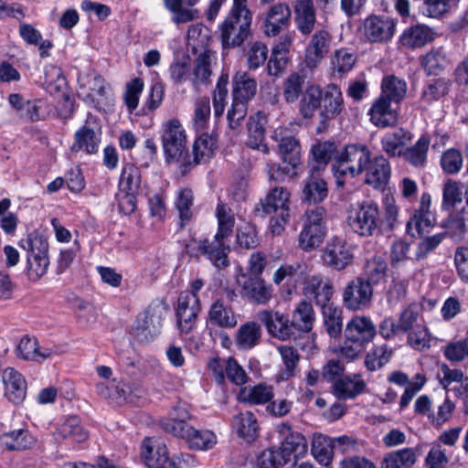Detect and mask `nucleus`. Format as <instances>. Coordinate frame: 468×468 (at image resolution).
Here are the masks:
<instances>
[{
	"label": "nucleus",
	"mask_w": 468,
	"mask_h": 468,
	"mask_svg": "<svg viewBox=\"0 0 468 468\" xmlns=\"http://www.w3.org/2000/svg\"><path fill=\"white\" fill-rule=\"evenodd\" d=\"M272 397V388L261 384L242 388L238 395L239 401L254 405L267 403Z\"/></svg>",
	"instance_id": "nucleus-44"
},
{
	"label": "nucleus",
	"mask_w": 468,
	"mask_h": 468,
	"mask_svg": "<svg viewBox=\"0 0 468 468\" xmlns=\"http://www.w3.org/2000/svg\"><path fill=\"white\" fill-rule=\"evenodd\" d=\"M190 419L191 415L185 408L176 407L167 419L161 420L160 426L165 432L177 437L183 432L179 429L185 430L186 426H191L188 422Z\"/></svg>",
	"instance_id": "nucleus-37"
},
{
	"label": "nucleus",
	"mask_w": 468,
	"mask_h": 468,
	"mask_svg": "<svg viewBox=\"0 0 468 468\" xmlns=\"http://www.w3.org/2000/svg\"><path fill=\"white\" fill-rule=\"evenodd\" d=\"M255 214L260 217L274 214L270 229L274 235L282 234L291 218V193L283 186L272 187L257 204Z\"/></svg>",
	"instance_id": "nucleus-5"
},
{
	"label": "nucleus",
	"mask_w": 468,
	"mask_h": 468,
	"mask_svg": "<svg viewBox=\"0 0 468 468\" xmlns=\"http://www.w3.org/2000/svg\"><path fill=\"white\" fill-rule=\"evenodd\" d=\"M165 308L161 304L149 305L141 313L133 328L134 337L140 342H149L159 332Z\"/></svg>",
	"instance_id": "nucleus-9"
},
{
	"label": "nucleus",
	"mask_w": 468,
	"mask_h": 468,
	"mask_svg": "<svg viewBox=\"0 0 468 468\" xmlns=\"http://www.w3.org/2000/svg\"><path fill=\"white\" fill-rule=\"evenodd\" d=\"M314 312L311 303L303 300L292 313V326L302 332L308 333L313 329Z\"/></svg>",
	"instance_id": "nucleus-43"
},
{
	"label": "nucleus",
	"mask_w": 468,
	"mask_h": 468,
	"mask_svg": "<svg viewBox=\"0 0 468 468\" xmlns=\"http://www.w3.org/2000/svg\"><path fill=\"white\" fill-rule=\"evenodd\" d=\"M305 297L313 300L321 309L333 304L331 303L335 288L332 281L322 275L307 276L303 287Z\"/></svg>",
	"instance_id": "nucleus-13"
},
{
	"label": "nucleus",
	"mask_w": 468,
	"mask_h": 468,
	"mask_svg": "<svg viewBox=\"0 0 468 468\" xmlns=\"http://www.w3.org/2000/svg\"><path fill=\"white\" fill-rule=\"evenodd\" d=\"M325 232V229L303 224V229L298 237L299 247L305 251L319 247L324 241Z\"/></svg>",
	"instance_id": "nucleus-49"
},
{
	"label": "nucleus",
	"mask_w": 468,
	"mask_h": 468,
	"mask_svg": "<svg viewBox=\"0 0 468 468\" xmlns=\"http://www.w3.org/2000/svg\"><path fill=\"white\" fill-rule=\"evenodd\" d=\"M365 183L375 189L383 190L389 182L391 167L388 159L383 155H378L366 165Z\"/></svg>",
	"instance_id": "nucleus-18"
},
{
	"label": "nucleus",
	"mask_w": 468,
	"mask_h": 468,
	"mask_svg": "<svg viewBox=\"0 0 468 468\" xmlns=\"http://www.w3.org/2000/svg\"><path fill=\"white\" fill-rule=\"evenodd\" d=\"M161 139L165 162L180 164V174L186 176L191 168V158L186 134L179 120L173 118L163 123Z\"/></svg>",
	"instance_id": "nucleus-4"
},
{
	"label": "nucleus",
	"mask_w": 468,
	"mask_h": 468,
	"mask_svg": "<svg viewBox=\"0 0 468 468\" xmlns=\"http://www.w3.org/2000/svg\"><path fill=\"white\" fill-rule=\"evenodd\" d=\"M281 432L283 434L288 433L279 448L281 452L284 455L287 463L290 462L292 455H293V458L297 460L307 452V440L303 434L300 432L291 431V426L288 424L282 425Z\"/></svg>",
	"instance_id": "nucleus-23"
},
{
	"label": "nucleus",
	"mask_w": 468,
	"mask_h": 468,
	"mask_svg": "<svg viewBox=\"0 0 468 468\" xmlns=\"http://www.w3.org/2000/svg\"><path fill=\"white\" fill-rule=\"evenodd\" d=\"M452 82L450 80L440 78L427 83L421 93V100L431 103L448 94Z\"/></svg>",
	"instance_id": "nucleus-55"
},
{
	"label": "nucleus",
	"mask_w": 468,
	"mask_h": 468,
	"mask_svg": "<svg viewBox=\"0 0 468 468\" xmlns=\"http://www.w3.org/2000/svg\"><path fill=\"white\" fill-rule=\"evenodd\" d=\"M210 64L211 58L209 50H205L196 58L193 78L191 79L192 84L196 90H197L201 84L209 83V78L212 73Z\"/></svg>",
	"instance_id": "nucleus-47"
},
{
	"label": "nucleus",
	"mask_w": 468,
	"mask_h": 468,
	"mask_svg": "<svg viewBox=\"0 0 468 468\" xmlns=\"http://www.w3.org/2000/svg\"><path fill=\"white\" fill-rule=\"evenodd\" d=\"M398 216L399 210L393 200L386 199L382 209L375 202L364 201L349 207L346 224L355 234L372 237L377 231L393 230Z\"/></svg>",
	"instance_id": "nucleus-1"
},
{
	"label": "nucleus",
	"mask_w": 468,
	"mask_h": 468,
	"mask_svg": "<svg viewBox=\"0 0 468 468\" xmlns=\"http://www.w3.org/2000/svg\"><path fill=\"white\" fill-rule=\"evenodd\" d=\"M232 426L239 436L247 441L255 440L258 432V422L252 412L246 411L236 415Z\"/></svg>",
	"instance_id": "nucleus-41"
},
{
	"label": "nucleus",
	"mask_w": 468,
	"mask_h": 468,
	"mask_svg": "<svg viewBox=\"0 0 468 468\" xmlns=\"http://www.w3.org/2000/svg\"><path fill=\"white\" fill-rule=\"evenodd\" d=\"M410 140V133L403 128H397L388 133L381 140L384 152L390 157L401 155V147Z\"/></svg>",
	"instance_id": "nucleus-36"
},
{
	"label": "nucleus",
	"mask_w": 468,
	"mask_h": 468,
	"mask_svg": "<svg viewBox=\"0 0 468 468\" xmlns=\"http://www.w3.org/2000/svg\"><path fill=\"white\" fill-rule=\"evenodd\" d=\"M201 304L197 294L187 291L182 292L177 300L176 316L177 326L184 334H188L196 324Z\"/></svg>",
	"instance_id": "nucleus-10"
},
{
	"label": "nucleus",
	"mask_w": 468,
	"mask_h": 468,
	"mask_svg": "<svg viewBox=\"0 0 468 468\" xmlns=\"http://www.w3.org/2000/svg\"><path fill=\"white\" fill-rule=\"evenodd\" d=\"M99 143L100 138L94 130L85 124L75 133L74 143L70 149L76 153L84 150L87 154H92L98 151Z\"/></svg>",
	"instance_id": "nucleus-34"
},
{
	"label": "nucleus",
	"mask_w": 468,
	"mask_h": 468,
	"mask_svg": "<svg viewBox=\"0 0 468 468\" xmlns=\"http://www.w3.org/2000/svg\"><path fill=\"white\" fill-rule=\"evenodd\" d=\"M430 204L431 196L423 194L419 208L413 212L407 222V233L409 235L415 237L416 235L422 236L429 233L430 228L435 223V217L430 210Z\"/></svg>",
	"instance_id": "nucleus-16"
},
{
	"label": "nucleus",
	"mask_w": 468,
	"mask_h": 468,
	"mask_svg": "<svg viewBox=\"0 0 468 468\" xmlns=\"http://www.w3.org/2000/svg\"><path fill=\"white\" fill-rule=\"evenodd\" d=\"M279 153L284 163L298 166L302 159V147L299 140L292 135H285L278 144Z\"/></svg>",
	"instance_id": "nucleus-38"
},
{
	"label": "nucleus",
	"mask_w": 468,
	"mask_h": 468,
	"mask_svg": "<svg viewBox=\"0 0 468 468\" xmlns=\"http://www.w3.org/2000/svg\"><path fill=\"white\" fill-rule=\"evenodd\" d=\"M431 40L432 32L425 26L411 27L406 29L400 37L401 44L411 48L423 47Z\"/></svg>",
	"instance_id": "nucleus-45"
},
{
	"label": "nucleus",
	"mask_w": 468,
	"mask_h": 468,
	"mask_svg": "<svg viewBox=\"0 0 468 468\" xmlns=\"http://www.w3.org/2000/svg\"><path fill=\"white\" fill-rule=\"evenodd\" d=\"M295 24L303 35H309L314 30L316 15L313 0H295Z\"/></svg>",
	"instance_id": "nucleus-28"
},
{
	"label": "nucleus",
	"mask_w": 468,
	"mask_h": 468,
	"mask_svg": "<svg viewBox=\"0 0 468 468\" xmlns=\"http://www.w3.org/2000/svg\"><path fill=\"white\" fill-rule=\"evenodd\" d=\"M257 318L272 337L285 341L293 335L291 320L279 311L262 310L258 312Z\"/></svg>",
	"instance_id": "nucleus-14"
},
{
	"label": "nucleus",
	"mask_w": 468,
	"mask_h": 468,
	"mask_svg": "<svg viewBox=\"0 0 468 468\" xmlns=\"http://www.w3.org/2000/svg\"><path fill=\"white\" fill-rule=\"evenodd\" d=\"M179 431L183 432L177 437L185 440L190 449L206 451L217 442L215 434L207 430H197L191 425Z\"/></svg>",
	"instance_id": "nucleus-29"
},
{
	"label": "nucleus",
	"mask_w": 468,
	"mask_h": 468,
	"mask_svg": "<svg viewBox=\"0 0 468 468\" xmlns=\"http://www.w3.org/2000/svg\"><path fill=\"white\" fill-rule=\"evenodd\" d=\"M54 354L52 349H40L38 341L35 337L24 335L16 348V355L25 361L43 362Z\"/></svg>",
	"instance_id": "nucleus-25"
},
{
	"label": "nucleus",
	"mask_w": 468,
	"mask_h": 468,
	"mask_svg": "<svg viewBox=\"0 0 468 468\" xmlns=\"http://www.w3.org/2000/svg\"><path fill=\"white\" fill-rule=\"evenodd\" d=\"M392 354L393 351L388 345H376L367 354L365 366L369 371L378 370L388 363Z\"/></svg>",
	"instance_id": "nucleus-48"
},
{
	"label": "nucleus",
	"mask_w": 468,
	"mask_h": 468,
	"mask_svg": "<svg viewBox=\"0 0 468 468\" xmlns=\"http://www.w3.org/2000/svg\"><path fill=\"white\" fill-rule=\"evenodd\" d=\"M407 93L404 80L388 75L381 81V94L369 110L371 122L379 128L393 126L398 122L397 111L391 109V102L399 103Z\"/></svg>",
	"instance_id": "nucleus-3"
},
{
	"label": "nucleus",
	"mask_w": 468,
	"mask_h": 468,
	"mask_svg": "<svg viewBox=\"0 0 468 468\" xmlns=\"http://www.w3.org/2000/svg\"><path fill=\"white\" fill-rule=\"evenodd\" d=\"M249 140L247 144L253 149H258L263 153L268 152L267 144L264 143L265 140V129L263 124L259 121L255 120L254 117H250L248 122Z\"/></svg>",
	"instance_id": "nucleus-57"
},
{
	"label": "nucleus",
	"mask_w": 468,
	"mask_h": 468,
	"mask_svg": "<svg viewBox=\"0 0 468 468\" xmlns=\"http://www.w3.org/2000/svg\"><path fill=\"white\" fill-rule=\"evenodd\" d=\"M421 65L429 75H438L447 67L448 59L441 48H433L421 58Z\"/></svg>",
	"instance_id": "nucleus-54"
},
{
	"label": "nucleus",
	"mask_w": 468,
	"mask_h": 468,
	"mask_svg": "<svg viewBox=\"0 0 468 468\" xmlns=\"http://www.w3.org/2000/svg\"><path fill=\"white\" fill-rule=\"evenodd\" d=\"M217 140L208 134H202L194 143L191 167L201 162H207L214 154Z\"/></svg>",
	"instance_id": "nucleus-50"
},
{
	"label": "nucleus",
	"mask_w": 468,
	"mask_h": 468,
	"mask_svg": "<svg viewBox=\"0 0 468 468\" xmlns=\"http://www.w3.org/2000/svg\"><path fill=\"white\" fill-rule=\"evenodd\" d=\"M417 461L412 448H404L388 452L383 458L381 468H410Z\"/></svg>",
	"instance_id": "nucleus-42"
},
{
	"label": "nucleus",
	"mask_w": 468,
	"mask_h": 468,
	"mask_svg": "<svg viewBox=\"0 0 468 468\" xmlns=\"http://www.w3.org/2000/svg\"><path fill=\"white\" fill-rule=\"evenodd\" d=\"M430 138L422 135L414 145L407 148L401 155L414 166H423L427 162V153L430 146Z\"/></svg>",
	"instance_id": "nucleus-51"
},
{
	"label": "nucleus",
	"mask_w": 468,
	"mask_h": 468,
	"mask_svg": "<svg viewBox=\"0 0 468 468\" xmlns=\"http://www.w3.org/2000/svg\"><path fill=\"white\" fill-rule=\"evenodd\" d=\"M216 216L218 222V229L213 239L192 240L186 245V251L192 257H198L200 254L206 256L216 267L226 268L229 265L228 254L230 251L229 245L225 239L232 232L235 224L234 215L231 209L220 202L217 206Z\"/></svg>",
	"instance_id": "nucleus-2"
},
{
	"label": "nucleus",
	"mask_w": 468,
	"mask_h": 468,
	"mask_svg": "<svg viewBox=\"0 0 468 468\" xmlns=\"http://www.w3.org/2000/svg\"><path fill=\"white\" fill-rule=\"evenodd\" d=\"M242 298L254 304H267L273 295L272 286L261 277L242 276L239 281Z\"/></svg>",
	"instance_id": "nucleus-15"
},
{
	"label": "nucleus",
	"mask_w": 468,
	"mask_h": 468,
	"mask_svg": "<svg viewBox=\"0 0 468 468\" xmlns=\"http://www.w3.org/2000/svg\"><path fill=\"white\" fill-rule=\"evenodd\" d=\"M0 443L9 451H24L34 444V439L27 430L19 429L1 434Z\"/></svg>",
	"instance_id": "nucleus-40"
},
{
	"label": "nucleus",
	"mask_w": 468,
	"mask_h": 468,
	"mask_svg": "<svg viewBox=\"0 0 468 468\" xmlns=\"http://www.w3.org/2000/svg\"><path fill=\"white\" fill-rule=\"evenodd\" d=\"M343 96L335 85H331L323 92L321 111L319 112L320 126L324 128L327 122L335 119L343 110Z\"/></svg>",
	"instance_id": "nucleus-19"
},
{
	"label": "nucleus",
	"mask_w": 468,
	"mask_h": 468,
	"mask_svg": "<svg viewBox=\"0 0 468 468\" xmlns=\"http://www.w3.org/2000/svg\"><path fill=\"white\" fill-rule=\"evenodd\" d=\"M324 261L335 270H343L353 261V253L345 239L334 237L324 249Z\"/></svg>",
	"instance_id": "nucleus-17"
},
{
	"label": "nucleus",
	"mask_w": 468,
	"mask_h": 468,
	"mask_svg": "<svg viewBox=\"0 0 468 468\" xmlns=\"http://www.w3.org/2000/svg\"><path fill=\"white\" fill-rule=\"evenodd\" d=\"M373 287L362 278L350 281L343 291V304L351 311L367 308L372 301Z\"/></svg>",
	"instance_id": "nucleus-11"
},
{
	"label": "nucleus",
	"mask_w": 468,
	"mask_h": 468,
	"mask_svg": "<svg viewBox=\"0 0 468 468\" xmlns=\"http://www.w3.org/2000/svg\"><path fill=\"white\" fill-rule=\"evenodd\" d=\"M291 16V9L287 4H274L266 14L263 23L264 33L269 37L279 35L289 25Z\"/></svg>",
	"instance_id": "nucleus-22"
},
{
	"label": "nucleus",
	"mask_w": 468,
	"mask_h": 468,
	"mask_svg": "<svg viewBox=\"0 0 468 468\" xmlns=\"http://www.w3.org/2000/svg\"><path fill=\"white\" fill-rule=\"evenodd\" d=\"M261 336V325L255 322H248L241 325L237 335V344L244 349L258 345Z\"/></svg>",
	"instance_id": "nucleus-52"
},
{
	"label": "nucleus",
	"mask_w": 468,
	"mask_h": 468,
	"mask_svg": "<svg viewBox=\"0 0 468 468\" xmlns=\"http://www.w3.org/2000/svg\"><path fill=\"white\" fill-rule=\"evenodd\" d=\"M396 22L386 16L372 15L363 23V35L371 43H386L394 36Z\"/></svg>",
	"instance_id": "nucleus-12"
},
{
	"label": "nucleus",
	"mask_w": 468,
	"mask_h": 468,
	"mask_svg": "<svg viewBox=\"0 0 468 468\" xmlns=\"http://www.w3.org/2000/svg\"><path fill=\"white\" fill-rule=\"evenodd\" d=\"M19 246L27 252V276L32 282L43 277L49 266L48 242L37 232L29 233L19 241Z\"/></svg>",
	"instance_id": "nucleus-6"
},
{
	"label": "nucleus",
	"mask_w": 468,
	"mask_h": 468,
	"mask_svg": "<svg viewBox=\"0 0 468 468\" xmlns=\"http://www.w3.org/2000/svg\"><path fill=\"white\" fill-rule=\"evenodd\" d=\"M312 158L308 161V166L312 173L324 169L328 163L335 160L339 154L337 146L334 142H318L311 149Z\"/></svg>",
	"instance_id": "nucleus-27"
},
{
	"label": "nucleus",
	"mask_w": 468,
	"mask_h": 468,
	"mask_svg": "<svg viewBox=\"0 0 468 468\" xmlns=\"http://www.w3.org/2000/svg\"><path fill=\"white\" fill-rule=\"evenodd\" d=\"M257 81L247 71H237L232 78V98L250 101L257 92Z\"/></svg>",
	"instance_id": "nucleus-32"
},
{
	"label": "nucleus",
	"mask_w": 468,
	"mask_h": 468,
	"mask_svg": "<svg viewBox=\"0 0 468 468\" xmlns=\"http://www.w3.org/2000/svg\"><path fill=\"white\" fill-rule=\"evenodd\" d=\"M80 90L84 91H94L99 96H105V80L99 74H80L78 77Z\"/></svg>",
	"instance_id": "nucleus-64"
},
{
	"label": "nucleus",
	"mask_w": 468,
	"mask_h": 468,
	"mask_svg": "<svg viewBox=\"0 0 468 468\" xmlns=\"http://www.w3.org/2000/svg\"><path fill=\"white\" fill-rule=\"evenodd\" d=\"M327 196V183L322 177L313 173L305 179L302 196L303 203L308 206L321 205Z\"/></svg>",
	"instance_id": "nucleus-26"
},
{
	"label": "nucleus",
	"mask_w": 468,
	"mask_h": 468,
	"mask_svg": "<svg viewBox=\"0 0 468 468\" xmlns=\"http://www.w3.org/2000/svg\"><path fill=\"white\" fill-rule=\"evenodd\" d=\"M208 322L219 328H233L237 325V316L229 305L221 299L216 300L210 306L207 316Z\"/></svg>",
	"instance_id": "nucleus-31"
},
{
	"label": "nucleus",
	"mask_w": 468,
	"mask_h": 468,
	"mask_svg": "<svg viewBox=\"0 0 468 468\" xmlns=\"http://www.w3.org/2000/svg\"><path fill=\"white\" fill-rule=\"evenodd\" d=\"M370 155L369 149L364 144L346 145L335 156L332 169L336 176L355 177L365 171Z\"/></svg>",
	"instance_id": "nucleus-7"
},
{
	"label": "nucleus",
	"mask_w": 468,
	"mask_h": 468,
	"mask_svg": "<svg viewBox=\"0 0 468 468\" xmlns=\"http://www.w3.org/2000/svg\"><path fill=\"white\" fill-rule=\"evenodd\" d=\"M286 463L287 461L279 448L266 449L257 458L258 468H281Z\"/></svg>",
	"instance_id": "nucleus-61"
},
{
	"label": "nucleus",
	"mask_w": 468,
	"mask_h": 468,
	"mask_svg": "<svg viewBox=\"0 0 468 468\" xmlns=\"http://www.w3.org/2000/svg\"><path fill=\"white\" fill-rule=\"evenodd\" d=\"M248 102L249 101L232 98L231 107L227 114L229 125L232 130L240 127L242 121L247 115Z\"/></svg>",
	"instance_id": "nucleus-63"
},
{
	"label": "nucleus",
	"mask_w": 468,
	"mask_h": 468,
	"mask_svg": "<svg viewBox=\"0 0 468 468\" xmlns=\"http://www.w3.org/2000/svg\"><path fill=\"white\" fill-rule=\"evenodd\" d=\"M332 37L325 29H319L312 36L305 50V63L315 68L328 53Z\"/></svg>",
	"instance_id": "nucleus-20"
},
{
	"label": "nucleus",
	"mask_w": 468,
	"mask_h": 468,
	"mask_svg": "<svg viewBox=\"0 0 468 468\" xmlns=\"http://www.w3.org/2000/svg\"><path fill=\"white\" fill-rule=\"evenodd\" d=\"M304 77L298 73L291 74L283 83V98L287 103L295 102L303 93Z\"/></svg>",
	"instance_id": "nucleus-59"
},
{
	"label": "nucleus",
	"mask_w": 468,
	"mask_h": 468,
	"mask_svg": "<svg viewBox=\"0 0 468 468\" xmlns=\"http://www.w3.org/2000/svg\"><path fill=\"white\" fill-rule=\"evenodd\" d=\"M323 90L319 86H308L301 96L299 112L304 119H311L322 105Z\"/></svg>",
	"instance_id": "nucleus-33"
},
{
	"label": "nucleus",
	"mask_w": 468,
	"mask_h": 468,
	"mask_svg": "<svg viewBox=\"0 0 468 468\" xmlns=\"http://www.w3.org/2000/svg\"><path fill=\"white\" fill-rule=\"evenodd\" d=\"M366 382L359 375L339 378L333 385V394L339 399H352L366 389Z\"/></svg>",
	"instance_id": "nucleus-30"
},
{
	"label": "nucleus",
	"mask_w": 468,
	"mask_h": 468,
	"mask_svg": "<svg viewBox=\"0 0 468 468\" xmlns=\"http://www.w3.org/2000/svg\"><path fill=\"white\" fill-rule=\"evenodd\" d=\"M464 208L461 211L452 213L444 223L446 234H448L453 240L462 241L465 238L467 231L465 219L463 218Z\"/></svg>",
	"instance_id": "nucleus-56"
},
{
	"label": "nucleus",
	"mask_w": 468,
	"mask_h": 468,
	"mask_svg": "<svg viewBox=\"0 0 468 468\" xmlns=\"http://www.w3.org/2000/svg\"><path fill=\"white\" fill-rule=\"evenodd\" d=\"M141 171L131 164L126 165L120 176V189L123 193H138L141 186Z\"/></svg>",
	"instance_id": "nucleus-53"
},
{
	"label": "nucleus",
	"mask_w": 468,
	"mask_h": 468,
	"mask_svg": "<svg viewBox=\"0 0 468 468\" xmlns=\"http://www.w3.org/2000/svg\"><path fill=\"white\" fill-rule=\"evenodd\" d=\"M344 334L347 342L364 346L374 338L376 328L370 319L355 316L347 323Z\"/></svg>",
	"instance_id": "nucleus-21"
},
{
	"label": "nucleus",
	"mask_w": 468,
	"mask_h": 468,
	"mask_svg": "<svg viewBox=\"0 0 468 468\" xmlns=\"http://www.w3.org/2000/svg\"><path fill=\"white\" fill-rule=\"evenodd\" d=\"M387 271V261L381 256H374L366 261L363 274L359 278H362L373 287V285L385 280Z\"/></svg>",
	"instance_id": "nucleus-39"
},
{
	"label": "nucleus",
	"mask_w": 468,
	"mask_h": 468,
	"mask_svg": "<svg viewBox=\"0 0 468 468\" xmlns=\"http://www.w3.org/2000/svg\"><path fill=\"white\" fill-rule=\"evenodd\" d=\"M342 309L334 304L322 308L324 325L326 333L332 338H337L343 331Z\"/></svg>",
	"instance_id": "nucleus-46"
},
{
	"label": "nucleus",
	"mask_w": 468,
	"mask_h": 468,
	"mask_svg": "<svg viewBox=\"0 0 468 468\" xmlns=\"http://www.w3.org/2000/svg\"><path fill=\"white\" fill-rule=\"evenodd\" d=\"M54 437L57 441L71 439L74 441L82 442L88 438V432L80 425L77 416H70L57 430Z\"/></svg>",
	"instance_id": "nucleus-35"
},
{
	"label": "nucleus",
	"mask_w": 468,
	"mask_h": 468,
	"mask_svg": "<svg viewBox=\"0 0 468 468\" xmlns=\"http://www.w3.org/2000/svg\"><path fill=\"white\" fill-rule=\"evenodd\" d=\"M278 351L282 359L284 369L282 371V378L289 379L294 375L295 368L298 366L300 356L298 351L291 346H280Z\"/></svg>",
	"instance_id": "nucleus-58"
},
{
	"label": "nucleus",
	"mask_w": 468,
	"mask_h": 468,
	"mask_svg": "<svg viewBox=\"0 0 468 468\" xmlns=\"http://www.w3.org/2000/svg\"><path fill=\"white\" fill-rule=\"evenodd\" d=\"M2 379L7 399L15 404L22 402L27 394V382L22 374L13 367H7L3 372Z\"/></svg>",
	"instance_id": "nucleus-24"
},
{
	"label": "nucleus",
	"mask_w": 468,
	"mask_h": 468,
	"mask_svg": "<svg viewBox=\"0 0 468 468\" xmlns=\"http://www.w3.org/2000/svg\"><path fill=\"white\" fill-rule=\"evenodd\" d=\"M356 61V54L348 48H340L335 51L332 58L333 69L344 74L352 69Z\"/></svg>",
	"instance_id": "nucleus-60"
},
{
	"label": "nucleus",
	"mask_w": 468,
	"mask_h": 468,
	"mask_svg": "<svg viewBox=\"0 0 468 468\" xmlns=\"http://www.w3.org/2000/svg\"><path fill=\"white\" fill-rule=\"evenodd\" d=\"M252 17L229 14L219 26V37L223 48L240 47L250 35Z\"/></svg>",
	"instance_id": "nucleus-8"
},
{
	"label": "nucleus",
	"mask_w": 468,
	"mask_h": 468,
	"mask_svg": "<svg viewBox=\"0 0 468 468\" xmlns=\"http://www.w3.org/2000/svg\"><path fill=\"white\" fill-rule=\"evenodd\" d=\"M144 86V80L141 78H134L126 83L123 100L129 112H133L137 108Z\"/></svg>",
	"instance_id": "nucleus-62"
}]
</instances>
